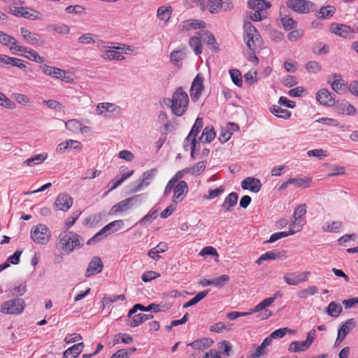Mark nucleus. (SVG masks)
Instances as JSON below:
<instances>
[{
	"label": "nucleus",
	"instance_id": "obj_27",
	"mask_svg": "<svg viewBox=\"0 0 358 358\" xmlns=\"http://www.w3.org/2000/svg\"><path fill=\"white\" fill-rule=\"evenodd\" d=\"M84 347L83 343L72 345L64 351L63 358H76L83 352Z\"/></svg>",
	"mask_w": 358,
	"mask_h": 358
},
{
	"label": "nucleus",
	"instance_id": "obj_59",
	"mask_svg": "<svg viewBox=\"0 0 358 358\" xmlns=\"http://www.w3.org/2000/svg\"><path fill=\"white\" fill-rule=\"evenodd\" d=\"M208 5L211 13H217L222 8V0H208Z\"/></svg>",
	"mask_w": 358,
	"mask_h": 358
},
{
	"label": "nucleus",
	"instance_id": "obj_33",
	"mask_svg": "<svg viewBox=\"0 0 358 358\" xmlns=\"http://www.w3.org/2000/svg\"><path fill=\"white\" fill-rule=\"evenodd\" d=\"M270 111L275 116L285 120L289 118L292 114L287 109H283L277 105H273L271 106Z\"/></svg>",
	"mask_w": 358,
	"mask_h": 358
},
{
	"label": "nucleus",
	"instance_id": "obj_42",
	"mask_svg": "<svg viewBox=\"0 0 358 358\" xmlns=\"http://www.w3.org/2000/svg\"><path fill=\"white\" fill-rule=\"evenodd\" d=\"M318 292V288L316 286H310L307 288L300 289L296 295L299 299H305L309 296H313Z\"/></svg>",
	"mask_w": 358,
	"mask_h": 358
},
{
	"label": "nucleus",
	"instance_id": "obj_24",
	"mask_svg": "<svg viewBox=\"0 0 358 358\" xmlns=\"http://www.w3.org/2000/svg\"><path fill=\"white\" fill-rule=\"evenodd\" d=\"M40 69L45 75L52 76V78L57 79L62 78V74H67V73L64 70H62L59 68L48 66L47 64L41 65L40 66Z\"/></svg>",
	"mask_w": 358,
	"mask_h": 358
},
{
	"label": "nucleus",
	"instance_id": "obj_11",
	"mask_svg": "<svg viewBox=\"0 0 358 358\" xmlns=\"http://www.w3.org/2000/svg\"><path fill=\"white\" fill-rule=\"evenodd\" d=\"M203 80L204 79L201 74H197L192 83L190 96L194 101L199 99L204 90Z\"/></svg>",
	"mask_w": 358,
	"mask_h": 358
},
{
	"label": "nucleus",
	"instance_id": "obj_14",
	"mask_svg": "<svg viewBox=\"0 0 358 358\" xmlns=\"http://www.w3.org/2000/svg\"><path fill=\"white\" fill-rule=\"evenodd\" d=\"M206 27V22L199 20H187L180 23L179 30L181 32H185L191 29H203Z\"/></svg>",
	"mask_w": 358,
	"mask_h": 358
},
{
	"label": "nucleus",
	"instance_id": "obj_31",
	"mask_svg": "<svg viewBox=\"0 0 358 358\" xmlns=\"http://www.w3.org/2000/svg\"><path fill=\"white\" fill-rule=\"evenodd\" d=\"M357 325L356 320L350 318L347 320L344 323L341 324L338 332L346 336Z\"/></svg>",
	"mask_w": 358,
	"mask_h": 358
},
{
	"label": "nucleus",
	"instance_id": "obj_2",
	"mask_svg": "<svg viewBox=\"0 0 358 358\" xmlns=\"http://www.w3.org/2000/svg\"><path fill=\"white\" fill-rule=\"evenodd\" d=\"M164 103L170 105L172 113L180 117L187 111L189 105V97L182 87H178L173 93L171 99H165Z\"/></svg>",
	"mask_w": 358,
	"mask_h": 358
},
{
	"label": "nucleus",
	"instance_id": "obj_23",
	"mask_svg": "<svg viewBox=\"0 0 358 358\" xmlns=\"http://www.w3.org/2000/svg\"><path fill=\"white\" fill-rule=\"evenodd\" d=\"M248 6L253 10L268 13L266 9L271 7V3L265 0H250L248 1Z\"/></svg>",
	"mask_w": 358,
	"mask_h": 358
},
{
	"label": "nucleus",
	"instance_id": "obj_21",
	"mask_svg": "<svg viewBox=\"0 0 358 358\" xmlns=\"http://www.w3.org/2000/svg\"><path fill=\"white\" fill-rule=\"evenodd\" d=\"M214 341L211 338H202L188 343L187 345L191 346L194 350L200 352L211 347Z\"/></svg>",
	"mask_w": 358,
	"mask_h": 358
},
{
	"label": "nucleus",
	"instance_id": "obj_12",
	"mask_svg": "<svg viewBox=\"0 0 358 358\" xmlns=\"http://www.w3.org/2000/svg\"><path fill=\"white\" fill-rule=\"evenodd\" d=\"M73 204V199L66 193L59 194L55 199L54 206L58 210L67 211Z\"/></svg>",
	"mask_w": 358,
	"mask_h": 358
},
{
	"label": "nucleus",
	"instance_id": "obj_15",
	"mask_svg": "<svg viewBox=\"0 0 358 358\" xmlns=\"http://www.w3.org/2000/svg\"><path fill=\"white\" fill-rule=\"evenodd\" d=\"M329 31L343 38H347L349 34H352L351 27L347 24L335 22L330 24Z\"/></svg>",
	"mask_w": 358,
	"mask_h": 358
},
{
	"label": "nucleus",
	"instance_id": "obj_25",
	"mask_svg": "<svg viewBox=\"0 0 358 358\" xmlns=\"http://www.w3.org/2000/svg\"><path fill=\"white\" fill-rule=\"evenodd\" d=\"M200 34L201 39L203 40L208 45H212V49L216 52H217L219 48V45L216 42L215 36L208 30H202L200 32H198Z\"/></svg>",
	"mask_w": 358,
	"mask_h": 358
},
{
	"label": "nucleus",
	"instance_id": "obj_60",
	"mask_svg": "<svg viewBox=\"0 0 358 358\" xmlns=\"http://www.w3.org/2000/svg\"><path fill=\"white\" fill-rule=\"evenodd\" d=\"M231 326V324H226L225 323L220 322H217V323L213 324V326H211L210 328V330L213 332L220 333L223 330H227V331L230 330Z\"/></svg>",
	"mask_w": 358,
	"mask_h": 358
},
{
	"label": "nucleus",
	"instance_id": "obj_56",
	"mask_svg": "<svg viewBox=\"0 0 358 358\" xmlns=\"http://www.w3.org/2000/svg\"><path fill=\"white\" fill-rule=\"evenodd\" d=\"M310 179L308 178H289L288 180V182L292 185H294L299 187H306L308 186V183L310 182Z\"/></svg>",
	"mask_w": 358,
	"mask_h": 358
},
{
	"label": "nucleus",
	"instance_id": "obj_18",
	"mask_svg": "<svg viewBox=\"0 0 358 358\" xmlns=\"http://www.w3.org/2000/svg\"><path fill=\"white\" fill-rule=\"evenodd\" d=\"M15 51L26 53V55H23V56L31 61L41 64L44 62V58L41 57L37 52L25 46L19 45Z\"/></svg>",
	"mask_w": 358,
	"mask_h": 358
},
{
	"label": "nucleus",
	"instance_id": "obj_48",
	"mask_svg": "<svg viewBox=\"0 0 358 358\" xmlns=\"http://www.w3.org/2000/svg\"><path fill=\"white\" fill-rule=\"evenodd\" d=\"M185 58V53L180 50H173L170 55L171 63L176 66L179 65V62Z\"/></svg>",
	"mask_w": 358,
	"mask_h": 358
},
{
	"label": "nucleus",
	"instance_id": "obj_9",
	"mask_svg": "<svg viewBox=\"0 0 358 358\" xmlns=\"http://www.w3.org/2000/svg\"><path fill=\"white\" fill-rule=\"evenodd\" d=\"M156 169H152L148 171L144 172L142 176L134 183H132L131 191L136 192L141 190L144 186L149 185V182H146L148 180L152 179L157 173Z\"/></svg>",
	"mask_w": 358,
	"mask_h": 358
},
{
	"label": "nucleus",
	"instance_id": "obj_22",
	"mask_svg": "<svg viewBox=\"0 0 358 358\" xmlns=\"http://www.w3.org/2000/svg\"><path fill=\"white\" fill-rule=\"evenodd\" d=\"M0 43L8 46L10 51H15L19 45L17 40L2 31H0Z\"/></svg>",
	"mask_w": 358,
	"mask_h": 358
},
{
	"label": "nucleus",
	"instance_id": "obj_53",
	"mask_svg": "<svg viewBox=\"0 0 358 358\" xmlns=\"http://www.w3.org/2000/svg\"><path fill=\"white\" fill-rule=\"evenodd\" d=\"M126 297L124 294L115 295L112 296H104L102 299L103 306L106 308L112 303H115L119 300L125 301Z\"/></svg>",
	"mask_w": 358,
	"mask_h": 358
},
{
	"label": "nucleus",
	"instance_id": "obj_58",
	"mask_svg": "<svg viewBox=\"0 0 358 358\" xmlns=\"http://www.w3.org/2000/svg\"><path fill=\"white\" fill-rule=\"evenodd\" d=\"M171 11V6L167 7V8H164L162 6L159 7L157 10V17L161 20L168 21L169 19L170 18Z\"/></svg>",
	"mask_w": 358,
	"mask_h": 358
},
{
	"label": "nucleus",
	"instance_id": "obj_17",
	"mask_svg": "<svg viewBox=\"0 0 358 358\" xmlns=\"http://www.w3.org/2000/svg\"><path fill=\"white\" fill-rule=\"evenodd\" d=\"M241 187L243 189H249L253 192H258L262 188V184L258 178L248 177L241 182Z\"/></svg>",
	"mask_w": 358,
	"mask_h": 358
},
{
	"label": "nucleus",
	"instance_id": "obj_1",
	"mask_svg": "<svg viewBox=\"0 0 358 358\" xmlns=\"http://www.w3.org/2000/svg\"><path fill=\"white\" fill-rule=\"evenodd\" d=\"M244 41L246 45L251 51L248 57V60L255 65H257L259 63V58L255 54V50L260 48L262 44V40L261 36L256 29V27L250 22H246L244 23Z\"/></svg>",
	"mask_w": 358,
	"mask_h": 358
},
{
	"label": "nucleus",
	"instance_id": "obj_41",
	"mask_svg": "<svg viewBox=\"0 0 358 358\" xmlns=\"http://www.w3.org/2000/svg\"><path fill=\"white\" fill-rule=\"evenodd\" d=\"M184 175H185V173H183L182 170L178 171L176 173V175L166 184L164 194V195L168 194L173 188L176 182H177L182 178H183Z\"/></svg>",
	"mask_w": 358,
	"mask_h": 358
},
{
	"label": "nucleus",
	"instance_id": "obj_7",
	"mask_svg": "<svg viewBox=\"0 0 358 358\" xmlns=\"http://www.w3.org/2000/svg\"><path fill=\"white\" fill-rule=\"evenodd\" d=\"M24 308V301L21 299H15L3 303L1 307V312L6 314H20Z\"/></svg>",
	"mask_w": 358,
	"mask_h": 358
},
{
	"label": "nucleus",
	"instance_id": "obj_50",
	"mask_svg": "<svg viewBox=\"0 0 358 358\" xmlns=\"http://www.w3.org/2000/svg\"><path fill=\"white\" fill-rule=\"evenodd\" d=\"M229 74L233 83L238 87H241L243 85L242 75L239 70L231 69L229 71Z\"/></svg>",
	"mask_w": 358,
	"mask_h": 358
},
{
	"label": "nucleus",
	"instance_id": "obj_13",
	"mask_svg": "<svg viewBox=\"0 0 358 358\" xmlns=\"http://www.w3.org/2000/svg\"><path fill=\"white\" fill-rule=\"evenodd\" d=\"M335 97L334 94L325 88L319 90L316 96L320 103L325 106H334L336 104Z\"/></svg>",
	"mask_w": 358,
	"mask_h": 358
},
{
	"label": "nucleus",
	"instance_id": "obj_38",
	"mask_svg": "<svg viewBox=\"0 0 358 358\" xmlns=\"http://www.w3.org/2000/svg\"><path fill=\"white\" fill-rule=\"evenodd\" d=\"M215 137V131L213 127H206L203 131L199 141L203 143H210Z\"/></svg>",
	"mask_w": 358,
	"mask_h": 358
},
{
	"label": "nucleus",
	"instance_id": "obj_3",
	"mask_svg": "<svg viewBox=\"0 0 358 358\" xmlns=\"http://www.w3.org/2000/svg\"><path fill=\"white\" fill-rule=\"evenodd\" d=\"M59 238L62 250L67 254H70L75 248L83 245V238L73 231H63L59 234Z\"/></svg>",
	"mask_w": 358,
	"mask_h": 358
},
{
	"label": "nucleus",
	"instance_id": "obj_26",
	"mask_svg": "<svg viewBox=\"0 0 358 358\" xmlns=\"http://www.w3.org/2000/svg\"><path fill=\"white\" fill-rule=\"evenodd\" d=\"M238 195L236 192H231L224 199L222 205V210L224 212H229L231 208L237 204Z\"/></svg>",
	"mask_w": 358,
	"mask_h": 358
},
{
	"label": "nucleus",
	"instance_id": "obj_51",
	"mask_svg": "<svg viewBox=\"0 0 358 358\" xmlns=\"http://www.w3.org/2000/svg\"><path fill=\"white\" fill-rule=\"evenodd\" d=\"M229 280V276L227 275H222L219 277L212 278L213 286L217 288L223 287Z\"/></svg>",
	"mask_w": 358,
	"mask_h": 358
},
{
	"label": "nucleus",
	"instance_id": "obj_6",
	"mask_svg": "<svg viewBox=\"0 0 358 358\" xmlns=\"http://www.w3.org/2000/svg\"><path fill=\"white\" fill-rule=\"evenodd\" d=\"M287 6L294 12L301 14L309 13L315 4L306 0H287Z\"/></svg>",
	"mask_w": 358,
	"mask_h": 358
},
{
	"label": "nucleus",
	"instance_id": "obj_30",
	"mask_svg": "<svg viewBox=\"0 0 358 358\" xmlns=\"http://www.w3.org/2000/svg\"><path fill=\"white\" fill-rule=\"evenodd\" d=\"M48 158V153L43 152L41 154H36L30 158L27 159L23 162L22 165H27L29 166H33L42 164Z\"/></svg>",
	"mask_w": 358,
	"mask_h": 358
},
{
	"label": "nucleus",
	"instance_id": "obj_40",
	"mask_svg": "<svg viewBox=\"0 0 358 358\" xmlns=\"http://www.w3.org/2000/svg\"><path fill=\"white\" fill-rule=\"evenodd\" d=\"M310 347L307 345L305 341H293L289 344L288 350L290 352H298L306 351Z\"/></svg>",
	"mask_w": 358,
	"mask_h": 358
},
{
	"label": "nucleus",
	"instance_id": "obj_35",
	"mask_svg": "<svg viewBox=\"0 0 358 358\" xmlns=\"http://www.w3.org/2000/svg\"><path fill=\"white\" fill-rule=\"evenodd\" d=\"M206 161H201L191 168L182 169L185 174L190 173L192 175H200L206 169Z\"/></svg>",
	"mask_w": 358,
	"mask_h": 358
},
{
	"label": "nucleus",
	"instance_id": "obj_63",
	"mask_svg": "<svg viewBox=\"0 0 358 358\" xmlns=\"http://www.w3.org/2000/svg\"><path fill=\"white\" fill-rule=\"evenodd\" d=\"M160 275L155 271H147L141 276V279L145 282H150L151 280L159 278Z\"/></svg>",
	"mask_w": 358,
	"mask_h": 358
},
{
	"label": "nucleus",
	"instance_id": "obj_10",
	"mask_svg": "<svg viewBox=\"0 0 358 358\" xmlns=\"http://www.w3.org/2000/svg\"><path fill=\"white\" fill-rule=\"evenodd\" d=\"M142 194H137L134 196L125 199L120 202L114 205L110 210V214L113 215L120 212H124L127 210L131 206L134 204V201H137L139 198H141Z\"/></svg>",
	"mask_w": 358,
	"mask_h": 358
},
{
	"label": "nucleus",
	"instance_id": "obj_36",
	"mask_svg": "<svg viewBox=\"0 0 358 358\" xmlns=\"http://www.w3.org/2000/svg\"><path fill=\"white\" fill-rule=\"evenodd\" d=\"M20 10H21L20 17H22L31 20L38 19V15L40 14V13L38 11L34 10L33 8L29 7L22 6L20 7Z\"/></svg>",
	"mask_w": 358,
	"mask_h": 358
},
{
	"label": "nucleus",
	"instance_id": "obj_45",
	"mask_svg": "<svg viewBox=\"0 0 358 358\" xmlns=\"http://www.w3.org/2000/svg\"><path fill=\"white\" fill-rule=\"evenodd\" d=\"M199 255L205 257L206 255L210 256L215 261L218 260L219 255L217 250L212 246H206L203 248L199 252Z\"/></svg>",
	"mask_w": 358,
	"mask_h": 358
},
{
	"label": "nucleus",
	"instance_id": "obj_43",
	"mask_svg": "<svg viewBox=\"0 0 358 358\" xmlns=\"http://www.w3.org/2000/svg\"><path fill=\"white\" fill-rule=\"evenodd\" d=\"M201 40L200 36H193L189 40V46L194 50L196 55H199L202 52Z\"/></svg>",
	"mask_w": 358,
	"mask_h": 358
},
{
	"label": "nucleus",
	"instance_id": "obj_5",
	"mask_svg": "<svg viewBox=\"0 0 358 358\" xmlns=\"http://www.w3.org/2000/svg\"><path fill=\"white\" fill-rule=\"evenodd\" d=\"M51 237V232L48 227L43 224L34 227L31 230V239L38 244H47Z\"/></svg>",
	"mask_w": 358,
	"mask_h": 358
},
{
	"label": "nucleus",
	"instance_id": "obj_54",
	"mask_svg": "<svg viewBox=\"0 0 358 358\" xmlns=\"http://www.w3.org/2000/svg\"><path fill=\"white\" fill-rule=\"evenodd\" d=\"M98 38L97 35H94L90 33H87L81 35L78 41L81 44H90L96 42L95 38Z\"/></svg>",
	"mask_w": 358,
	"mask_h": 358
},
{
	"label": "nucleus",
	"instance_id": "obj_20",
	"mask_svg": "<svg viewBox=\"0 0 358 358\" xmlns=\"http://www.w3.org/2000/svg\"><path fill=\"white\" fill-rule=\"evenodd\" d=\"M285 251L280 252L277 250L268 251L262 255L256 261V263L260 265L263 261L280 259L285 257Z\"/></svg>",
	"mask_w": 358,
	"mask_h": 358
},
{
	"label": "nucleus",
	"instance_id": "obj_4",
	"mask_svg": "<svg viewBox=\"0 0 358 358\" xmlns=\"http://www.w3.org/2000/svg\"><path fill=\"white\" fill-rule=\"evenodd\" d=\"M124 222L122 220H115L110 222L103 227L99 232H97L95 235H94L91 238H90L87 244V245H93L99 242L103 237L107 236L108 235L113 234L122 228Z\"/></svg>",
	"mask_w": 358,
	"mask_h": 358
},
{
	"label": "nucleus",
	"instance_id": "obj_44",
	"mask_svg": "<svg viewBox=\"0 0 358 358\" xmlns=\"http://www.w3.org/2000/svg\"><path fill=\"white\" fill-rule=\"evenodd\" d=\"M280 17L281 23L282 24L283 28L285 30L289 31L294 29L296 27V22L294 20L292 17H289L287 15L282 16L281 13Z\"/></svg>",
	"mask_w": 358,
	"mask_h": 358
},
{
	"label": "nucleus",
	"instance_id": "obj_29",
	"mask_svg": "<svg viewBox=\"0 0 358 358\" xmlns=\"http://www.w3.org/2000/svg\"><path fill=\"white\" fill-rule=\"evenodd\" d=\"M153 317L152 315H147L144 313H139L134 315L131 319L127 321V324L131 327H136L143 323L145 321L150 320Z\"/></svg>",
	"mask_w": 358,
	"mask_h": 358
},
{
	"label": "nucleus",
	"instance_id": "obj_49",
	"mask_svg": "<svg viewBox=\"0 0 358 358\" xmlns=\"http://www.w3.org/2000/svg\"><path fill=\"white\" fill-rule=\"evenodd\" d=\"M47 28L60 34H67L70 31V27L64 24H50L48 25Z\"/></svg>",
	"mask_w": 358,
	"mask_h": 358
},
{
	"label": "nucleus",
	"instance_id": "obj_19",
	"mask_svg": "<svg viewBox=\"0 0 358 358\" xmlns=\"http://www.w3.org/2000/svg\"><path fill=\"white\" fill-rule=\"evenodd\" d=\"M307 206L306 204H301L298 206L294 211L293 217L294 218L292 223L290 224L291 227H294L295 226H299V229L296 231H299L301 229V218L306 213Z\"/></svg>",
	"mask_w": 358,
	"mask_h": 358
},
{
	"label": "nucleus",
	"instance_id": "obj_32",
	"mask_svg": "<svg viewBox=\"0 0 358 358\" xmlns=\"http://www.w3.org/2000/svg\"><path fill=\"white\" fill-rule=\"evenodd\" d=\"M336 13V8L333 6H322L316 13V16L319 19H329L331 17Z\"/></svg>",
	"mask_w": 358,
	"mask_h": 358
},
{
	"label": "nucleus",
	"instance_id": "obj_16",
	"mask_svg": "<svg viewBox=\"0 0 358 358\" xmlns=\"http://www.w3.org/2000/svg\"><path fill=\"white\" fill-rule=\"evenodd\" d=\"M173 203H178L183 199L185 194L188 192L187 184L185 180L180 181L173 188Z\"/></svg>",
	"mask_w": 358,
	"mask_h": 358
},
{
	"label": "nucleus",
	"instance_id": "obj_57",
	"mask_svg": "<svg viewBox=\"0 0 358 358\" xmlns=\"http://www.w3.org/2000/svg\"><path fill=\"white\" fill-rule=\"evenodd\" d=\"M203 126V119L201 117H197L189 132V136L196 137L199 133L200 132L201 129H202Z\"/></svg>",
	"mask_w": 358,
	"mask_h": 358
},
{
	"label": "nucleus",
	"instance_id": "obj_8",
	"mask_svg": "<svg viewBox=\"0 0 358 358\" xmlns=\"http://www.w3.org/2000/svg\"><path fill=\"white\" fill-rule=\"evenodd\" d=\"M310 272L295 271L294 272L287 273L283 276L285 282L292 286H296L300 283L304 282L308 280Z\"/></svg>",
	"mask_w": 358,
	"mask_h": 358
},
{
	"label": "nucleus",
	"instance_id": "obj_62",
	"mask_svg": "<svg viewBox=\"0 0 358 358\" xmlns=\"http://www.w3.org/2000/svg\"><path fill=\"white\" fill-rule=\"evenodd\" d=\"M306 69L309 73H316L321 71L322 67L317 62L310 61L306 64Z\"/></svg>",
	"mask_w": 358,
	"mask_h": 358
},
{
	"label": "nucleus",
	"instance_id": "obj_61",
	"mask_svg": "<svg viewBox=\"0 0 358 358\" xmlns=\"http://www.w3.org/2000/svg\"><path fill=\"white\" fill-rule=\"evenodd\" d=\"M313 51L314 53L317 55H324L329 52V48L327 45L323 44L322 43H317L315 44Z\"/></svg>",
	"mask_w": 358,
	"mask_h": 358
},
{
	"label": "nucleus",
	"instance_id": "obj_55",
	"mask_svg": "<svg viewBox=\"0 0 358 358\" xmlns=\"http://www.w3.org/2000/svg\"><path fill=\"white\" fill-rule=\"evenodd\" d=\"M134 171L133 170H131V171L127 172V174H123L119 180H112L110 181V184H112V186L109 190L112 191V190L115 189V188H117L120 185H122L124 180H126L127 178H129L134 174Z\"/></svg>",
	"mask_w": 358,
	"mask_h": 358
},
{
	"label": "nucleus",
	"instance_id": "obj_34",
	"mask_svg": "<svg viewBox=\"0 0 358 358\" xmlns=\"http://www.w3.org/2000/svg\"><path fill=\"white\" fill-rule=\"evenodd\" d=\"M119 108V106L110 103H101L97 105V110L100 111L99 114L104 113H118Z\"/></svg>",
	"mask_w": 358,
	"mask_h": 358
},
{
	"label": "nucleus",
	"instance_id": "obj_37",
	"mask_svg": "<svg viewBox=\"0 0 358 358\" xmlns=\"http://www.w3.org/2000/svg\"><path fill=\"white\" fill-rule=\"evenodd\" d=\"M21 254L22 251L16 250L13 255L8 257L5 262L0 264V268H8L10 264H17L20 262Z\"/></svg>",
	"mask_w": 358,
	"mask_h": 358
},
{
	"label": "nucleus",
	"instance_id": "obj_46",
	"mask_svg": "<svg viewBox=\"0 0 358 358\" xmlns=\"http://www.w3.org/2000/svg\"><path fill=\"white\" fill-rule=\"evenodd\" d=\"M65 127L69 131L77 133L81 130L82 124L78 120L73 119L66 121Z\"/></svg>",
	"mask_w": 358,
	"mask_h": 358
},
{
	"label": "nucleus",
	"instance_id": "obj_39",
	"mask_svg": "<svg viewBox=\"0 0 358 358\" xmlns=\"http://www.w3.org/2000/svg\"><path fill=\"white\" fill-rule=\"evenodd\" d=\"M343 310L342 306L334 301H331L327 308L326 313L333 317H337Z\"/></svg>",
	"mask_w": 358,
	"mask_h": 358
},
{
	"label": "nucleus",
	"instance_id": "obj_64",
	"mask_svg": "<svg viewBox=\"0 0 358 358\" xmlns=\"http://www.w3.org/2000/svg\"><path fill=\"white\" fill-rule=\"evenodd\" d=\"M342 226L341 222H333L331 224H326L323 226L324 231L329 232H338Z\"/></svg>",
	"mask_w": 358,
	"mask_h": 358
},
{
	"label": "nucleus",
	"instance_id": "obj_52",
	"mask_svg": "<svg viewBox=\"0 0 358 358\" xmlns=\"http://www.w3.org/2000/svg\"><path fill=\"white\" fill-rule=\"evenodd\" d=\"M273 299H271L270 298H266L264 299L262 302L258 303L257 306L254 307V308L251 309L250 313H254L259 312L262 310L266 309L267 307L270 306L273 303Z\"/></svg>",
	"mask_w": 358,
	"mask_h": 358
},
{
	"label": "nucleus",
	"instance_id": "obj_47",
	"mask_svg": "<svg viewBox=\"0 0 358 358\" xmlns=\"http://www.w3.org/2000/svg\"><path fill=\"white\" fill-rule=\"evenodd\" d=\"M334 78H339L334 80L331 84V87L334 91H335L336 93L340 94L341 93L343 86L345 85L343 80L341 78V75H337L336 73L334 74Z\"/></svg>",
	"mask_w": 358,
	"mask_h": 358
},
{
	"label": "nucleus",
	"instance_id": "obj_28",
	"mask_svg": "<svg viewBox=\"0 0 358 358\" xmlns=\"http://www.w3.org/2000/svg\"><path fill=\"white\" fill-rule=\"evenodd\" d=\"M20 32L22 38L31 45L37 44L41 38L38 34L31 32L26 27H21Z\"/></svg>",
	"mask_w": 358,
	"mask_h": 358
}]
</instances>
